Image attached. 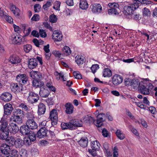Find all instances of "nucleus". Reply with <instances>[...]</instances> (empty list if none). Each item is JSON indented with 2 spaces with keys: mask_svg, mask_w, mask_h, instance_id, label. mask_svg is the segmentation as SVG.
<instances>
[{
  "mask_svg": "<svg viewBox=\"0 0 157 157\" xmlns=\"http://www.w3.org/2000/svg\"><path fill=\"white\" fill-rule=\"evenodd\" d=\"M1 123L0 125V139L2 140H6L8 137L9 132L6 129L7 126V121L4 119L2 117L0 121Z\"/></svg>",
  "mask_w": 157,
  "mask_h": 157,
  "instance_id": "f257e3e1",
  "label": "nucleus"
},
{
  "mask_svg": "<svg viewBox=\"0 0 157 157\" xmlns=\"http://www.w3.org/2000/svg\"><path fill=\"white\" fill-rule=\"evenodd\" d=\"M38 61L40 65L43 64L42 58L37 56L36 59L31 58L29 59L28 61V67L31 69L36 68L38 65Z\"/></svg>",
  "mask_w": 157,
  "mask_h": 157,
  "instance_id": "f03ea898",
  "label": "nucleus"
},
{
  "mask_svg": "<svg viewBox=\"0 0 157 157\" xmlns=\"http://www.w3.org/2000/svg\"><path fill=\"white\" fill-rule=\"evenodd\" d=\"M108 6L110 9L108 10V14L109 15H117L119 13L120 10L119 8V5L115 2L109 3Z\"/></svg>",
  "mask_w": 157,
  "mask_h": 157,
  "instance_id": "7ed1b4c3",
  "label": "nucleus"
},
{
  "mask_svg": "<svg viewBox=\"0 0 157 157\" xmlns=\"http://www.w3.org/2000/svg\"><path fill=\"white\" fill-rule=\"evenodd\" d=\"M39 99V97L38 94L33 91H30L29 96L27 98V100L30 103L33 104L37 102Z\"/></svg>",
  "mask_w": 157,
  "mask_h": 157,
  "instance_id": "20e7f679",
  "label": "nucleus"
},
{
  "mask_svg": "<svg viewBox=\"0 0 157 157\" xmlns=\"http://www.w3.org/2000/svg\"><path fill=\"white\" fill-rule=\"evenodd\" d=\"M49 117L51 120L52 125L54 126L56 125L58 118L57 112L56 109H53L50 112Z\"/></svg>",
  "mask_w": 157,
  "mask_h": 157,
  "instance_id": "39448f33",
  "label": "nucleus"
},
{
  "mask_svg": "<svg viewBox=\"0 0 157 157\" xmlns=\"http://www.w3.org/2000/svg\"><path fill=\"white\" fill-rule=\"evenodd\" d=\"M10 88L12 91L17 94L21 92L23 90V87L21 84L12 83L10 85Z\"/></svg>",
  "mask_w": 157,
  "mask_h": 157,
  "instance_id": "423d86ee",
  "label": "nucleus"
},
{
  "mask_svg": "<svg viewBox=\"0 0 157 157\" xmlns=\"http://www.w3.org/2000/svg\"><path fill=\"white\" fill-rule=\"evenodd\" d=\"M28 77L27 75L25 74H19L17 75L16 80L18 82L26 84L28 82Z\"/></svg>",
  "mask_w": 157,
  "mask_h": 157,
  "instance_id": "0eeeda50",
  "label": "nucleus"
},
{
  "mask_svg": "<svg viewBox=\"0 0 157 157\" xmlns=\"http://www.w3.org/2000/svg\"><path fill=\"white\" fill-rule=\"evenodd\" d=\"M97 121L94 123L98 127H100L102 125L103 122L105 120V114L102 113H100L97 116Z\"/></svg>",
  "mask_w": 157,
  "mask_h": 157,
  "instance_id": "6e6552de",
  "label": "nucleus"
},
{
  "mask_svg": "<svg viewBox=\"0 0 157 157\" xmlns=\"http://www.w3.org/2000/svg\"><path fill=\"white\" fill-rule=\"evenodd\" d=\"M10 41L13 44H20L22 41V36L20 35H13L11 36Z\"/></svg>",
  "mask_w": 157,
  "mask_h": 157,
  "instance_id": "1a4fd4ad",
  "label": "nucleus"
},
{
  "mask_svg": "<svg viewBox=\"0 0 157 157\" xmlns=\"http://www.w3.org/2000/svg\"><path fill=\"white\" fill-rule=\"evenodd\" d=\"M29 76L34 80H41L42 78L41 73L37 71H32L29 73Z\"/></svg>",
  "mask_w": 157,
  "mask_h": 157,
  "instance_id": "9d476101",
  "label": "nucleus"
},
{
  "mask_svg": "<svg viewBox=\"0 0 157 157\" xmlns=\"http://www.w3.org/2000/svg\"><path fill=\"white\" fill-rule=\"evenodd\" d=\"M21 59L17 55L14 54L11 56L9 58V61L12 64H18L21 62Z\"/></svg>",
  "mask_w": 157,
  "mask_h": 157,
  "instance_id": "9b49d317",
  "label": "nucleus"
},
{
  "mask_svg": "<svg viewBox=\"0 0 157 157\" xmlns=\"http://www.w3.org/2000/svg\"><path fill=\"white\" fill-rule=\"evenodd\" d=\"M123 81L122 76L118 75H115L112 77V82L115 85H118L121 83Z\"/></svg>",
  "mask_w": 157,
  "mask_h": 157,
  "instance_id": "f8f14e48",
  "label": "nucleus"
},
{
  "mask_svg": "<svg viewBox=\"0 0 157 157\" xmlns=\"http://www.w3.org/2000/svg\"><path fill=\"white\" fill-rule=\"evenodd\" d=\"M8 130L10 132L15 134L19 130V128L15 124L11 123L9 124L7 127Z\"/></svg>",
  "mask_w": 157,
  "mask_h": 157,
  "instance_id": "ddd939ff",
  "label": "nucleus"
},
{
  "mask_svg": "<svg viewBox=\"0 0 157 157\" xmlns=\"http://www.w3.org/2000/svg\"><path fill=\"white\" fill-rule=\"evenodd\" d=\"M26 124L29 129H35L38 127L37 124L32 119L28 120L26 122Z\"/></svg>",
  "mask_w": 157,
  "mask_h": 157,
  "instance_id": "4468645a",
  "label": "nucleus"
},
{
  "mask_svg": "<svg viewBox=\"0 0 157 157\" xmlns=\"http://www.w3.org/2000/svg\"><path fill=\"white\" fill-rule=\"evenodd\" d=\"M62 35L59 33L57 30L54 31L52 35V38L55 41H59L62 39Z\"/></svg>",
  "mask_w": 157,
  "mask_h": 157,
  "instance_id": "2eb2a0df",
  "label": "nucleus"
},
{
  "mask_svg": "<svg viewBox=\"0 0 157 157\" xmlns=\"http://www.w3.org/2000/svg\"><path fill=\"white\" fill-rule=\"evenodd\" d=\"M70 123L72 125V127L75 128V127H80L82 125V121L78 119H72L70 121Z\"/></svg>",
  "mask_w": 157,
  "mask_h": 157,
  "instance_id": "dca6fc26",
  "label": "nucleus"
},
{
  "mask_svg": "<svg viewBox=\"0 0 157 157\" xmlns=\"http://www.w3.org/2000/svg\"><path fill=\"white\" fill-rule=\"evenodd\" d=\"M40 96L42 98H47L49 94V91L44 87H40L39 92Z\"/></svg>",
  "mask_w": 157,
  "mask_h": 157,
  "instance_id": "f3484780",
  "label": "nucleus"
},
{
  "mask_svg": "<svg viewBox=\"0 0 157 157\" xmlns=\"http://www.w3.org/2000/svg\"><path fill=\"white\" fill-rule=\"evenodd\" d=\"M47 131L45 127H41L37 133V137L39 138L44 137L46 136Z\"/></svg>",
  "mask_w": 157,
  "mask_h": 157,
  "instance_id": "a211bd4d",
  "label": "nucleus"
},
{
  "mask_svg": "<svg viewBox=\"0 0 157 157\" xmlns=\"http://www.w3.org/2000/svg\"><path fill=\"white\" fill-rule=\"evenodd\" d=\"M1 151L2 154L8 155L10 151V147L6 144H2L1 145Z\"/></svg>",
  "mask_w": 157,
  "mask_h": 157,
  "instance_id": "6ab92c4d",
  "label": "nucleus"
},
{
  "mask_svg": "<svg viewBox=\"0 0 157 157\" xmlns=\"http://www.w3.org/2000/svg\"><path fill=\"white\" fill-rule=\"evenodd\" d=\"M4 114L7 115H9L13 110V108L11 105L7 103L4 107Z\"/></svg>",
  "mask_w": 157,
  "mask_h": 157,
  "instance_id": "aec40b11",
  "label": "nucleus"
},
{
  "mask_svg": "<svg viewBox=\"0 0 157 157\" xmlns=\"http://www.w3.org/2000/svg\"><path fill=\"white\" fill-rule=\"evenodd\" d=\"M92 12L94 13H100L102 11V8L100 4H94L91 8Z\"/></svg>",
  "mask_w": 157,
  "mask_h": 157,
  "instance_id": "412c9836",
  "label": "nucleus"
},
{
  "mask_svg": "<svg viewBox=\"0 0 157 157\" xmlns=\"http://www.w3.org/2000/svg\"><path fill=\"white\" fill-rule=\"evenodd\" d=\"M37 113L39 115H41L44 113L46 111L45 105L42 103H40L38 105Z\"/></svg>",
  "mask_w": 157,
  "mask_h": 157,
  "instance_id": "4be33fe9",
  "label": "nucleus"
},
{
  "mask_svg": "<svg viewBox=\"0 0 157 157\" xmlns=\"http://www.w3.org/2000/svg\"><path fill=\"white\" fill-rule=\"evenodd\" d=\"M12 95L8 92L2 94L0 96L1 99L5 101H8L12 99Z\"/></svg>",
  "mask_w": 157,
  "mask_h": 157,
  "instance_id": "5701e85b",
  "label": "nucleus"
},
{
  "mask_svg": "<svg viewBox=\"0 0 157 157\" xmlns=\"http://www.w3.org/2000/svg\"><path fill=\"white\" fill-rule=\"evenodd\" d=\"M66 108V112L67 114H71L73 111L74 106L70 102L66 103L65 105Z\"/></svg>",
  "mask_w": 157,
  "mask_h": 157,
  "instance_id": "b1692460",
  "label": "nucleus"
},
{
  "mask_svg": "<svg viewBox=\"0 0 157 157\" xmlns=\"http://www.w3.org/2000/svg\"><path fill=\"white\" fill-rule=\"evenodd\" d=\"M10 9L16 17H18L19 16L20 10L15 6L11 4Z\"/></svg>",
  "mask_w": 157,
  "mask_h": 157,
  "instance_id": "393cba45",
  "label": "nucleus"
},
{
  "mask_svg": "<svg viewBox=\"0 0 157 157\" xmlns=\"http://www.w3.org/2000/svg\"><path fill=\"white\" fill-rule=\"evenodd\" d=\"M30 129L27 125H24L21 126L20 129V132L24 135H27L30 132Z\"/></svg>",
  "mask_w": 157,
  "mask_h": 157,
  "instance_id": "a878e982",
  "label": "nucleus"
},
{
  "mask_svg": "<svg viewBox=\"0 0 157 157\" xmlns=\"http://www.w3.org/2000/svg\"><path fill=\"white\" fill-rule=\"evenodd\" d=\"M22 117L19 116L14 115L10 117V121H13L18 124H21L22 122Z\"/></svg>",
  "mask_w": 157,
  "mask_h": 157,
  "instance_id": "bb28decb",
  "label": "nucleus"
},
{
  "mask_svg": "<svg viewBox=\"0 0 157 157\" xmlns=\"http://www.w3.org/2000/svg\"><path fill=\"white\" fill-rule=\"evenodd\" d=\"M88 142V138L85 137L81 138L78 141V143L81 146L83 147H85L87 146Z\"/></svg>",
  "mask_w": 157,
  "mask_h": 157,
  "instance_id": "cd10ccee",
  "label": "nucleus"
},
{
  "mask_svg": "<svg viewBox=\"0 0 157 157\" xmlns=\"http://www.w3.org/2000/svg\"><path fill=\"white\" fill-rule=\"evenodd\" d=\"M140 86V82L138 79H132L131 87L134 89H137Z\"/></svg>",
  "mask_w": 157,
  "mask_h": 157,
  "instance_id": "c85d7f7f",
  "label": "nucleus"
},
{
  "mask_svg": "<svg viewBox=\"0 0 157 157\" xmlns=\"http://www.w3.org/2000/svg\"><path fill=\"white\" fill-rule=\"evenodd\" d=\"M140 90L141 93L144 95H148L150 94L149 89L146 87L145 86L141 85L140 86Z\"/></svg>",
  "mask_w": 157,
  "mask_h": 157,
  "instance_id": "c756f323",
  "label": "nucleus"
},
{
  "mask_svg": "<svg viewBox=\"0 0 157 157\" xmlns=\"http://www.w3.org/2000/svg\"><path fill=\"white\" fill-rule=\"evenodd\" d=\"M23 140L20 138H17L15 140L14 146L16 148H20L23 146Z\"/></svg>",
  "mask_w": 157,
  "mask_h": 157,
  "instance_id": "7c9ffc66",
  "label": "nucleus"
},
{
  "mask_svg": "<svg viewBox=\"0 0 157 157\" xmlns=\"http://www.w3.org/2000/svg\"><path fill=\"white\" fill-rule=\"evenodd\" d=\"M61 126L62 129H70L71 130H73L75 129V128L72 127V125L70 121L68 123H66L64 122H62L61 124Z\"/></svg>",
  "mask_w": 157,
  "mask_h": 157,
  "instance_id": "2f4dec72",
  "label": "nucleus"
},
{
  "mask_svg": "<svg viewBox=\"0 0 157 157\" xmlns=\"http://www.w3.org/2000/svg\"><path fill=\"white\" fill-rule=\"evenodd\" d=\"M33 86L36 87H41L44 85V82L40 80H33L32 82Z\"/></svg>",
  "mask_w": 157,
  "mask_h": 157,
  "instance_id": "473e14b6",
  "label": "nucleus"
},
{
  "mask_svg": "<svg viewBox=\"0 0 157 157\" xmlns=\"http://www.w3.org/2000/svg\"><path fill=\"white\" fill-rule=\"evenodd\" d=\"M149 79L148 78H143L142 81H141L140 85H143L148 86L149 88L151 89H152L153 87V86L151 83H149Z\"/></svg>",
  "mask_w": 157,
  "mask_h": 157,
  "instance_id": "72a5a7b5",
  "label": "nucleus"
},
{
  "mask_svg": "<svg viewBox=\"0 0 157 157\" xmlns=\"http://www.w3.org/2000/svg\"><path fill=\"white\" fill-rule=\"evenodd\" d=\"M100 146V144L97 140L92 142L91 147L93 150H98Z\"/></svg>",
  "mask_w": 157,
  "mask_h": 157,
  "instance_id": "f704fd0d",
  "label": "nucleus"
},
{
  "mask_svg": "<svg viewBox=\"0 0 157 157\" xmlns=\"http://www.w3.org/2000/svg\"><path fill=\"white\" fill-rule=\"evenodd\" d=\"M75 61L76 63L80 66L84 62V57L83 56H77L75 58Z\"/></svg>",
  "mask_w": 157,
  "mask_h": 157,
  "instance_id": "c9c22d12",
  "label": "nucleus"
},
{
  "mask_svg": "<svg viewBox=\"0 0 157 157\" xmlns=\"http://www.w3.org/2000/svg\"><path fill=\"white\" fill-rule=\"evenodd\" d=\"M112 76V71L109 68H105L103 71V76L104 77H110Z\"/></svg>",
  "mask_w": 157,
  "mask_h": 157,
  "instance_id": "e433bc0d",
  "label": "nucleus"
},
{
  "mask_svg": "<svg viewBox=\"0 0 157 157\" xmlns=\"http://www.w3.org/2000/svg\"><path fill=\"white\" fill-rule=\"evenodd\" d=\"M80 7L82 10H86L88 7V5L86 0H81L79 4Z\"/></svg>",
  "mask_w": 157,
  "mask_h": 157,
  "instance_id": "4c0bfd02",
  "label": "nucleus"
},
{
  "mask_svg": "<svg viewBox=\"0 0 157 157\" xmlns=\"http://www.w3.org/2000/svg\"><path fill=\"white\" fill-rule=\"evenodd\" d=\"M14 115L23 117L25 115V112L23 110L19 108H17L14 110Z\"/></svg>",
  "mask_w": 157,
  "mask_h": 157,
  "instance_id": "58836bf2",
  "label": "nucleus"
},
{
  "mask_svg": "<svg viewBox=\"0 0 157 157\" xmlns=\"http://www.w3.org/2000/svg\"><path fill=\"white\" fill-rule=\"evenodd\" d=\"M62 51L64 54L66 56H68L71 53V50L70 48L67 46H65L63 47Z\"/></svg>",
  "mask_w": 157,
  "mask_h": 157,
  "instance_id": "ea45409f",
  "label": "nucleus"
},
{
  "mask_svg": "<svg viewBox=\"0 0 157 157\" xmlns=\"http://www.w3.org/2000/svg\"><path fill=\"white\" fill-rule=\"evenodd\" d=\"M116 133L117 137L121 140H123L125 138V135L121 132L120 129H117Z\"/></svg>",
  "mask_w": 157,
  "mask_h": 157,
  "instance_id": "a19ab883",
  "label": "nucleus"
},
{
  "mask_svg": "<svg viewBox=\"0 0 157 157\" xmlns=\"http://www.w3.org/2000/svg\"><path fill=\"white\" fill-rule=\"evenodd\" d=\"M16 139L14 138L12 136H8L6 140V142L8 143L9 145L14 146Z\"/></svg>",
  "mask_w": 157,
  "mask_h": 157,
  "instance_id": "79ce46f5",
  "label": "nucleus"
},
{
  "mask_svg": "<svg viewBox=\"0 0 157 157\" xmlns=\"http://www.w3.org/2000/svg\"><path fill=\"white\" fill-rule=\"evenodd\" d=\"M133 8V7L130 5L129 6H125L124 7V10L128 14H131L134 10Z\"/></svg>",
  "mask_w": 157,
  "mask_h": 157,
  "instance_id": "37998d69",
  "label": "nucleus"
},
{
  "mask_svg": "<svg viewBox=\"0 0 157 157\" xmlns=\"http://www.w3.org/2000/svg\"><path fill=\"white\" fill-rule=\"evenodd\" d=\"M55 75L56 77V79L59 80L61 78L63 81H66V79H64V75L62 72L58 73L57 72H56Z\"/></svg>",
  "mask_w": 157,
  "mask_h": 157,
  "instance_id": "c03bdc74",
  "label": "nucleus"
},
{
  "mask_svg": "<svg viewBox=\"0 0 157 157\" xmlns=\"http://www.w3.org/2000/svg\"><path fill=\"white\" fill-rule=\"evenodd\" d=\"M18 152L16 149L11 150L9 153V155L11 157H17L18 156Z\"/></svg>",
  "mask_w": 157,
  "mask_h": 157,
  "instance_id": "a18cd8bd",
  "label": "nucleus"
},
{
  "mask_svg": "<svg viewBox=\"0 0 157 157\" xmlns=\"http://www.w3.org/2000/svg\"><path fill=\"white\" fill-rule=\"evenodd\" d=\"M129 129L136 136H139V133L137 130L134 128L133 127L131 124H129L128 126Z\"/></svg>",
  "mask_w": 157,
  "mask_h": 157,
  "instance_id": "49530a36",
  "label": "nucleus"
},
{
  "mask_svg": "<svg viewBox=\"0 0 157 157\" xmlns=\"http://www.w3.org/2000/svg\"><path fill=\"white\" fill-rule=\"evenodd\" d=\"M28 137L33 142L36 139V134L33 132H31L29 133Z\"/></svg>",
  "mask_w": 157,
  "mask_h": 157,
  "instance_id": "de8ad7c7",
  "label": "nucleus"
},
{
  "mask_svg": "<svg viewBox=\"0 0 157 157\" xmlns=\"http://www.w3.org/2000/svg\"><path fill=\"white\" fill-rule=\"evenodd\" d=\"M143 15L144 16H148L151 14V12L146 7L144 8L142 10Z\"/></svg>",
  "mask_w": 157,
  "mask_h": 157,
  "instance_id": "09e8293b",
  "label": "nucleus"
},
{
  "mask_svg": "<svg viewBox=\"0 0 157 157\" xmlns=\"http://www.w3.org/2000/svg\"><path fill=\"white\" fill-rule=\"evenodd\" d=\"M138 1L141 4L144 6L149 5L152 3L151 1L146 0H138Z\"/></svg>",
  "mask_w": 157,
  "mask_h": 157,
  "instance_id": "8fccbe9b",
  "label": "nucleus"
},
{
  "mask_svg": "<svg viewBox=\"0 0 157 157\" xmlns=\"http://www.w3.org/2000/svg\"><path fill=\"white\" fill-rule=\"evenodd\" d=\"M49 20L51 23H55L57 22V18L55 15L52 14L50 16Z\"/></svg>",
  "mask_w": 157,
  "mask_h": 157,
  "instance_id": "3c124183",
  "label": "nucleus"
},
{
  "mask_svg": "<svg viewBox=\"0 0 157 157\" xmlns=\"http://www.w3.org/2000/svg\"><path fill=\"white\" fill-rule=\"evenodd\" d=\"M19 107L22 108V110H24L25 111H27L29 110V108L27 105L25 103H22L19 104Z\"/></svg>",
  "mask_w": 157,
  "mask_h": 157,
  "instance_id": "603ef678",
  "label": "nucleus"
},
{
  "mask_svg": "<svg viewBox=\"0 0 157 157\" xmlns=\"http://www.w3.org/2000/svg\"><path fill=\"white\" fill-rule=\"evenodd\" d=\"M60 2L59 1L56 2L53 6V8L56 10L59 11L60 10Z\"/></svg>",
  "mask_w": 157,
  "mask_h": 157,
  "instance_id": "864d4df0",
  "label": "nucleus"
},
{
  "mask_svg": "<svg viewBox=\"0 0 157 157\" xmlns=\"http://www.w3.org/2000/svg\"><path fill=\"white\" fill-rule=\"evenodd\" d=\"M24 49L26 53L29 52L32 49V47L30 44H27L24 46Z\"/></svg>",
  "mask_w": 157,
  "mask_h": 157,
  "instance_id": "5fc2aeb1",
  "label": "nucleus"
},
{
  "mask_svg": "<svg viewBox=\"0 0 157 157\" xmlns=\"http://www.w3.org/2000/svg\"><path fill=\"white\" fill-rule=\"evenodd\" d=\"M19 154L21 157H26L27 156V151L25 149H21L20 151Z\"/></svg>",
  "mask_w": 157,
  "mask_h": 157,
  "instance_id": "6e6d98bb",
  "label": "nucleus"
},
{
  "mask_svg": "<svg viewBox=\"0 0 157 157\" xmlns=\"http://www.w3.org/2000/svg\"><path fill=\"white\" fill-rule=\"evenodd\" d=\"M99 65L97 64L93 65L91 67L90 69L92 71L93 73H95L97 70L99 68Z\"/></svg>",
  "mask_w": 157,
  "mask_h": 157,
  "instance_id": "4d7b16f0",
  "label": "nucleus"
},
{
  "mask_svg": "<svg viewBox=\"0 0 157 157\" xmlns=\"http://www.w3.org/2000/svg\"><path fill=\"white\" fill-rule=\"evenodd\" d=\"M73 75L75 78L77 79H81L82 78L81 74L78 71H74Z\"/></svg>",
  "mask_w": 157,
  "mask_h": 157,
  "instance_id": "13d9d810",
  "label": "nucleus"
},
{
  "mask_svg": "<svg viewBox=\"0 0 157 157\" xmlns=\"http://www.w3.org/2000/svg\"><path fill=\"white\" fill-rule=\"evenodd\" d=\"M32 141L28 137H25L23 141L24 144L26 145H29L31 144Z\"/></svg>",
  "mask_w": 157,
  "mask_h": 157,
  "instance_id": "bf43d9fd",
  "label": "nucleus"
},
{
  "mask_svg": "<svg viewBox=\"0 0 157 157\" xmlns=\"http://www.w3.org/2000/svg\"><path fill=\"white\" fill-rule=\"evenodd\" d=\"M138 0L135 1L133 4L130 5L132 6L133 7V8L135 10L136 9H137L139 7V2L138 1Z\"/></svg>",
  "mask_w": 157,
  "mask_h": 157,
  "instance_id": "052dcab7",
  "label": "nucleus"
},
{
  "mask_svg": "<svg viewBox=\"0 0 157 157\" xmlns=\"http://www.w3.org/2000/svg\"><path fill=\"white\" fill-rule=\"evenodd\" d=\"M118 149L117 147H115L113 149V157H117L118 156Z\"/></svg>",
  "mask_w": 157,
  "mask_h": 157,
  "instance_id": "680f3d73",
  "label": "nucleus"
},
{
  "mask_svg": "<svg viewBox=\"0 0 157 157\" xmlns=\"http://www.w3.org/2000/svg\"><path fill=\"white\" fill-rule=\"evenodd\" d=\"M31 30V29L30 27L25 29L24 31V36H26L29 35L30 34Z\"/></svg>",
  "mask_w": 157,
  "mask_h": 157,
  "instance_id": "e2e57ef3",
  "label": "nucleus"
},
{
  "mask_svg": "<svg viewBox=\"0 0 157 157\" xmlns=\"http://www.w3.org/2000/svg\"><path fill=\"white\" fill-rule=\"evenodd\" d=\"M52 5V2L50 1H48L43 6V9L46 10H48V8Z\"/></svg>",
  "mask_w": 157,
  "mask_h": 157,
  "instance_id": "0e129e2a",
  "label": "nucleus"
},
{
  "mask_svg": "<svg viewBox=\"0 0 157 157\" xmlns=\"http://www.w3.org/2000/svg\"><path fill=\"white\" fill-rule=\"evenodd\" d=\"M46 86L50 90H51L54 92L55 91V88L54 86H52L51 83L49 82H48L46 84Z\"/></svg>",
  "mask_w": 157,
  "mask_h": 157,
  "instance_id": "69168bd1",
  "label": "nucleus"
},
{
  "mask_svg": "<svg viewBox=\"0 0 157 157\" xmlns=\"http://www.w3.org/2000/svg\"><path fill=\"white\" fill-rule=\"evenodd\" d=\"M132 79L129 78H126L124 80V84L126 86L129 85L131 86V83L132 82Z\"/></svg>",
  "mask_w": 157,
  "mask_h": 157,
  "instance_id": "338daca9",
  "label": "nucleus"
},
{
  "mask_svg": "<svg viewBox=\"0 0 157 157\" xmlns=\"http://www.w3.org/2000/svg\"><path fill=\"white\" fill-rule=\"evenodd\" d=\"M39 34L40 36L44 38L47 36V34L45 31L43 29H40Z\"/></svg>",
  "mask_w": 157,
  "mask_h": 157,
  "instance_id": "774afa93",
  "label": "nucleus"
}]
</instances>
